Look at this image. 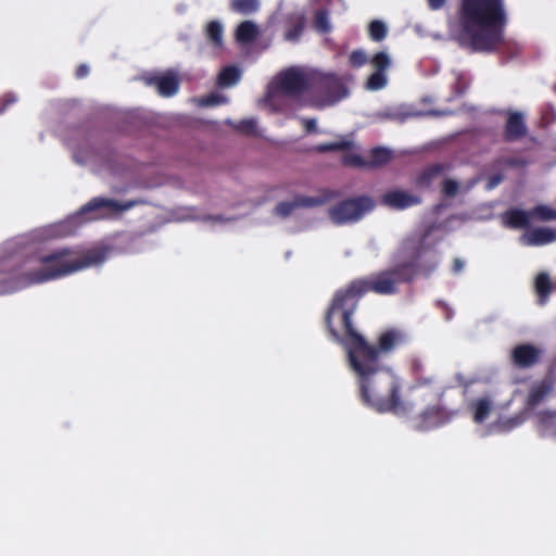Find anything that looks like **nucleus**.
<instances>
[{"instance_id": "nucleus-37", "label": "nucleus", "mask_w": 556, "mask_h": 556, "mask_svg": "<svg viewBox=\"0 0 556 556\" xmlns=\"http://www.w3.org/2000/svg\"><path fill=\"white\" fill-rule=\"evenodd\" d=\"M419 367H420V365H418V364H416L414 366V370H415V374H416L415 387H430V386L434 384L435 377L434 376H421V375H418Z\"/></svg>"}, {"instance_id": "nucleus-20", "label": "nucleus", "mask_w": 556, "mask_h": 556, "mask_svg": "<svg viewBox=\"0 0 556 556\" xmlns=\"http://www.w3.org/2000/svg\"><path fill=\"white\" fill-rule=\"evenodd\" d=\"M223 25L218 21H210L205 27V38L207 42L215 49H220L224 45Z\"/></svg>"}, {"instance_id": "nucleus-9", "label": "nucleus", "mask_w": 556, "mask_h": 556, "mask_svg": "<svg viewBox=\"0 0 556 556\" xmlns=\"http://www.w3.org/2000/svg\"><path fill=\"white\" fill-rule=\"evenodd\" d=\"M455 415V410H448L441 406H430L418 415L415 427L419 431L434 429L450 422Z\"/></svg>"}, {"instance_id": "nucleus-48", "label": "nucleus", "mask_w": 556, "mask_h": 556, "mask_svg": "<svg viewBox=\"0 0 556 556\" xmlns=\"http://www.w3.org/2000/svg\"><path fill=\"white\" fill-rule=\"evenodd\" d=\"M4 109H5L4 105L0 108V114H2L4 112Z\"/></svg>"}, {"instance_id": "nucleus-19", "label": "nucleus", "mask_w": 556, "mask_h": 556, "mask_svg": "<svg viewBox=\"0 0 556 556\" xmlns=\"http://www.w3.org/2000/svg\"><path fill=\"white\" fill-rule=\"evenodd\" d=\"M445 170L442 164H432L426 167L416 178V185L419 188L428 189L434 179L441 176Z\"/></svg>"}, {"instance_id": "nucleus-10", "label": "nucleus", "mask_w": 556, "mask_h": 556, "mask_svg": "<svg viewBox=\"0 0 556 556\" xmlns=\"http://www.w3.org/2000/svg\"><path fill=\"white\" fill-rule=\"evenodd\" d=\"M329 195H319V197H307V195H296L293 201H282L279 202L274 212L276 215L286 218L292 214V212L300 207H317L325 204L329 200Z\"/></svg>"}, {"instance_id": "nucleus-12", "label": "nucleus", "mask_w": 556, "mask_h": 556, "mask_svg": "<svg viewBox=\"0 0 556 556\" xmlns=\"http://www.w3.org/2000/svg\"><path fill=\"white\" fill-rule=\"evenodd\" d=\"M541 351L529 343L518 344L511 351V362L515 367L525 369L533 367L540 361Z\"/></svg>"}, {"instance_id": "nucleus-40", "label": "nucleus", "mask_w": 556, "mask_h": 556, "mask_svg": "<svg viewBox=\"0 0 556 556\" xmlns=\"http://www.w3.org/2000/svg\"><path fill=\"white\" fill-rule=\"evenodd\" d=\"M301 123L305 128V131L307 134L316 132L317 131V123L315 118H301Z\"/></svg>"}, {"instance_id": "nucleus-24", "label": "nucleus", "mask_w": 556, "mask_h": 556, "mask_svg": "<svg viewBox=\"0 0 556 556\" xmlns=\"http://www.w3.org/2000/svg\"><path fill=\"white\" fill-rule=\"evenodd\" d=\"M492 403L489 399L482 397L471 403V409L473 412V420L477 424H482L486 420L491 413Z\"/></svg>"}, {"instance_id": "nucleus-31", "label": "nucleus", "mask_w": 556, "mask_h": 556, "mask_svg": "<svg viewBox=\"0 0 556 556\" xmlns=\"http://www.w3.org/2000/svg\"><path fill=\"white\" fill-rule=\"evenodd\" d=\"M370 63H371L372 67L375 68V72L384 73L388 70V67L391 65V60L386 52L380 51L372 56V59L370 60Z\"/></svg>"}, {"instance_id": "nucleus-30", "label": "nucleus", "mask_w": 556, "mask_h": 556, "mask_svg": "<svg viewBox=\"0 0 556 556\" xmlns=\"http://www.w3.org/2000/svg\"><path fill=\"white\" fill-rule=\"evenodd\" d=\"M536 293L542 298H547L552 292V282L546 273H541L535 278Z\"/></svg>"}, {"instance_id": "nucleus-23", "label": "nucleus", "mask_w": 556, "mask_h": 556, "mask_svg": "<svg viewBox=\"0 0 556 556\" xmlns=\"http://www.w3.org/2000/svg\"><path fill=\"white\" fill-rule=\"evenodd\" d=\"M241 73L235 65L225 66L217 77V85L222 88L231 87L240 79Z\"/></svg>"}, {"instance_id": "nucleus-25", "label": "nucleus", "mask_w": 556, "mask_h": 556, "mask_svg": "<svg viewBox=\"0 0 556 556\" xmlns=\"http://www.w3.org/2000/svg\"><path fill=\"white\" fill-rule=\"evenodd\" d=\"M230 9L233 12L248 15L260 9L258 0H230Z\"/></svg>"}, {"instance_id": "nucleus-45", "label": "nucleus", "mask_w": 556, "mask_h": 556, "mask_svg": "<svg viewBox=\"0 0 556 556\" xmlns=\"http://www.w3.org/2000/svg\"><path fill=\"white\" fill-rule=\"evenodd\" d=\"M467 84L464 81L462 77L457 78V81L455 84V89L458 94H463L466 91Z\"/></svg>"}, {"instance_id": "nucleus-11", "label": "nucleus", "mask_w": 556, "mask_h": 556, "mask_svg": "<svg viewBox=\"0 0 556 556\" xmlns=\"http://www.w3.org/2000/svg\"><path fill=\"white\" fill-rule=\"evenodd\" d=\"M528 135V127L520 112H509L504 125L503 140L511 143L520 141Z\"/></svg>"}, {"instance_id": "nucleus-44", "label": "nucleus", "mask_w": 556, "mask_h": 556, "mask_svg": "<svg viewBox=\"0 0 556 556\" xmlns=\"http://www.w3.org/2000/svg\"><path fill=\"white\" fill-rule=\"evenodd\" d=\"M427 2H428V7L432 11H437V10L442 9L445 5L446 0H427Z\"/></svg>"}, {"instance_id": "nucleus-28", "label": "nucleus", "mask_w": 556, "mask_h": 556, "mask_svg": "<svg viewBox=\"0 0 556 556\" xmlns=\"http://www.w3.org/2000/svg\"><path fill=\"white\" fill-rule=\"evenodd\" d=\"M387 34L388 29L383 22L379 20H374L369 23L368 35L372 41H382L387 37Z\"/></svg>"}, {"instance_id": "nucleus-34", "label": "nucleus", "mask_w": 556, "mask_h": 556, "mask_svg": "<svg viewBox=\"0 0 556 556\" xmlns=\"http://www.w3.org/2000/svg\"><path fill=\"white\" fill-rule=\"evenodd\" d=\"M342 164L350 167H367V161L355 153H345L342 156Z\"/></svg>"}, {"instance_id": "nucleus-26", "label": "nucleus", "mask_w": 556, "mask_h": 556, "mask_svg": "<svg viewBox=\"0 0 556 556\" xmlns=\"http://www.w3.org/2000/svg\"><path fill=\"white\" fill-rule=\"evenodd\" d=\"M391 160V152L386 148H374L370 151L367 167H378L387 164Z\"/></svg>"}, {"instance_id": "nucleus-5", "label": "nucleus", "mask_w": 556, "mask_h": 556, "mask_svg": "<svg viewBox=\"0 0 556 556\" xmlns=\"http://www.w3.org/2000/svg\"><path fill=\"white\" fill-rule=\"evenodd\" d=\"M311 88L315 93L311 104L318 109L332 105L348 94L346 87L334 74H320L312 77Z\"/></svg>"}, {"instance_id": "nucleus-21", "label": "nucleus", "mask_w": 556, "mask_h": 556, "mask_svg": "<svg viewBox=\"0 0 556 556\" xmlns=\"http://www.w3.org/2000/svg\"><path fill=\"white\" fill-rule=\"evenodd\" d=\"M257 26L251 21L240 23L236 29V39L241 43H249L256 39Z\"/></svg>"}, {"instance_id": "nucleus-3", "label": "nucleus", "mask_w": 556, "mask_h": 556, "mask_svg": "<svg viewBox=\"0 0 556 556\" xmlns=\"http://www.w3.org/2000/svg\"><path fill=\"white\" fill-rule=\"evenodd\" d=\"M507 23L504 0H458L448 26L462 47L473 52L493 53L505 45Z\"/></svg>"}, {"instance_id": "nucleus-7", "label": "nucleus", "mask_w": 556, "mask_h": 556, "mask_svg": "<svg viewBox=\"0 0 556 556\" xmlns=\"http://www.w3.org/2000/svg\"><path fill=\"white\" fill-rule=\"evenodd\" d=\"M312 77L302 71L290 67L278 76L277 89L287 97H299L311 88Z\"/></svg>"}, {"instance_id": "nucleus-15", "label": "nucleus", "mask_w": 556, "mask_h": 556, "mask_svg": "<svg viewBox=\"0 0 556 556\" xmlns=\"http://www.w3.org/2000/svg\"><path fill=\"white\" fill-rule=\"evenodd\" d=\"M553 382L548 379L541 380L535 382L527 396L526 407L528 409H533L538 405H540L552 392Z\"/></svg>"}, {"instance_id": "nucleus-22", "label": "nucleus", "mask_w": 556, "mask_h": 556, "mask_svg": "<svg viewBox=\"0 0 556 556\" xmlns=\"http://www.w3.org/2000/svg\"><path fill=\"white\" fill-rule=\"evenodd\" d=\"M352 148H353L352 140L341 138L338 141L316 144V146L312 147L309 149V151L316 152V153H327V152H336V151H348V150H351Z\"/></svg>"}, {"instance_id": "nucleus-1", "label": "nucleus", "mask_w": 556, "mask_h": 556, "mask_svg": "<svg viewBox=\"0 0 556 556\" xmlns=\"http://www.w3.org/2000/svg\"><path fill=\"white\" fill-rule=\"evenodd\" d=\"M344 336L333 339L346 352L351 370L356 376L359 399L366 406L378 413L406 416L413 406L401 396L402 381L391 368L381 362L406 343L407 337L400 329L391 328L380 333L377 345L370 344L354 327L352 318L340 321Z\"/></svg>"}, {"instance_id": "nucleus-32", "label": "nucleus", "mask_w": 556, "mask_h": 556, "mask_svg": "<svg viewBox=\"0 0 556 556\" xmlns=\"http://www.w3.org/2000/svg\"><path fill=\"white\" fill-rule=\"evenodd\" d=\"M387 85V76L381 72H374L367 79L366 87L370 90L382 89Z\"/></svg>"}, {"instance_id": "nucleus-2", "label": "nucleus", "mask_w": 556, "mask_h": 556, "mask_svg": "<svg viewBox=\"0 0 556 556\" xmlns=\"http://www.w3.org/2000/svg\"><path fill=\"white\" fill-rule=\"evenodd\" d=\"M400 254L405 258L403 262L370 278L354 279L334 293L325 315V325L332 339H340L333 319L348 323L365 293L394 294L399 285L410 283L418 274L428 277L438 266L437 252L427 247L424 239H406Z\"/></svg>"}, {"instance_id": "nucleus-8", "label": "nucleus", "mask_w": 556, "mask_h": 556, "mask_svg": "<svg viewBox=\"0 0 556 556\" xmlns=\"http://www.w3.org/2000/svg\"><path fill=\"white\" fill-rule=\"evenodd\" d=\"M141 201L139 200H130L126 202H118L113 199L97 197L91 199L88 203H86L81 208V214H88V213H94L92 218H104L108 216V213H119L125 212L134 206L140 204Z\"/></svg>"}, {"instance_id": "nucleus-38", "label": "nucleus", "mask_w": 556, "mask_h": 556, "mask_svg": "<svg viewBox=\"0 0 556 556\" xmlns=\"http://www.w3.org/2000/svg\"><path fill=\"white\" fill-rule=\"evenodd\" d=\"M237 129L247 135H253L256 131V122L254 119H243L237 125Z\"/></svg>"}, {"instance_id": "nucleus-27", "label": "nucleus", "mask_w": 556, "mask_h": 556, "mask_svg": "<svg viewBox=\"0 0 556 556\" xmlns=\"http://www.w3.org/2000/svg\"><path fill=\"white\" fill-rule=\"evenodd\" d=\"M314 27L320 34H328L331 31V25L326 9H319L314 15Z\"/></svg>"}, {"instance_id": "nucleus-14", "label": "nucleus", "mask_w": 556, "mask_h": 556, "mask_svg": "<svg viewBox=\"0 0 556 556\" xmlns=\"http://www.w3.org/2000/svg\"><path fill=\"white\" fill-rule=\"evenodd\" d=\"M420 201L417 197H414L405 191L394 190L384 193L381 198V203L397 210L407 208L415 204H418Z\"/></svg>"}, {"instance_id": "nucleus-35", "label": "nucleus", "mask_w": 556, "mask_h": 556, "mask_svg": "<svg viewBox=\"0 0 556 556\" xmlns=\"http://www.w3.org/2000/svg\"><path fill=\"white\" fill-rule=\"evenodd\" d=\"M304 30V21L301 18L293 24L285 34V38L289 41H298Z\"/></svg>"}, {"instance_id": "nucleus-17", "label": "nucleus", "mask_w": 556, "mask_h": 556, "mask_svg": "<svg viewBox=\"0 0 556 556\" xmlns=\"http://www.w3.org/2000/svg\"><path fill=\"white\" fill-rule=\"evenodd\" d=\"M536 428L542 437L556 438V410L544 409L536 414Z\"/></svg>"}, {"instance_id": "nucleus-6", "label": "nucleus", "mask_w": 556, "mask_h": 556, "mask_svg": "<svg viewBox=\"0 0 556 556\" xmlns=\"http://www.w3.org/2000/svg\"><path fill=\"white\" fill-rule=\"evenodd\" d=\"M375 206L371 198L359 195L345 199L329 208V217L337 225L353 223L359 220L366 213Z\"/></svg>"}, {"instance_id": "nucleus-16", "label": "nucleus", "mask_w": 556, "mask_h": 556, "mask_svg": "<svg viewBox=\"0 0 556 556\" xmlns=\"http://www.w3.org/2000/svg\"><path fill=\"white\" fill-rule=\"evenodd\" d=\"M149 84L154 85L162 97H173L179 90V80L173 73L152 77Z\"/></svg>"}, {"instance_id": "nucleus-42", "label": "nucleus", "mask_w": 556, "mask_h": 556, "mask_svg": "<svg viewBox=\"0 0 556 556\" xmlns=\"http://www.w3.org/2000/svg\"><path fill=\"white\" fill-rule=\"evenodd\" d=\"M204 104L216 105L224 102V98L219 94L212 93L204 99Z\"/></svg>"}, {"instance_id": "nucleus-46", "label": "nucleus", "mask_w": 556, "mask_h": 556, "mask_svg": "<svg viewBox=\"0 0 556 556\" xmlns=\"http://www.w3.org/2000/svg\"><path fill=\"white\" fill-rule=\"evenodd\" d=\"M503 177L501 175H494L490 178L489 180V186L490 188H493L495 187L496 185H498L501 181H502Z\"/></svg>"}, {"instance_id": "nucleus-13", "label": "nucleus", "mask_w": 556, "mask_h": 556, "mask_svg": "<svg viewBox=\"0 0 556 556\" xmlns=\"http://www.w3.org/2000/svg\"><path fill=\"white\" fill-rule=\"evenodd\" d=\"M556 240V230L539 227L525 232L520 237V242L523 245L540 247L545 245Z\"/></svg>"}, {"instance_id": "nucleus-36", "label": "nucleus", "mask_w": 556, "mask_h": 556, "mask_svg": "<svg viewBox=\"0 0 556 556\" xmlns=\"http://www.w3.org/2000/svg\"><path fill=\"white\" fill-rule=\"evenodd\" d=\"M350 64L353 67H361L368 62L367 55L362 50H354L349 58Z\"/></svg>"}, {"instance_id": "nucleus-4", "label": "nucleus", "mask_w": 556, "mask_h": 556, "mask_svg": "<svg viewBox=\"0 0 556 556\" xmlns=\"http://www.w3.org/2000/svg\"><path fill=\"white\" fill-rule=\"evenodd\" d=\"M67 248L54 250L40 255V269L22 271L14 257H0V295L13 293L33 285L54 280L99 262L94 253H87L78 258H72Z\"/></svg>"}, {"instance_id": "nucleus-39", "label": "nucleus", "mask_w": 556, "mask_h": 556, "mask_svg": "<svg viewBox=\"0 0 556 556\" xmlns=\"http://www.w3.org/2000/svg\"><path fill=\"white\" fill-rule=\"evenodd\" d=\"M459 185L453 179H444L442 192L445 197H454L458 192Z\"/></svg>"}, {"instance_id": "nucleus-29", "label": "nucleus", "mask_w": 556, "mask_h": 556, "mask_svg": "<svg viewBox=\"0 0 556 556\" xmlns=\"http://www.w3.org/2000/svg\"><path fill=\"white\" fill-rule=\"evenodd\" d=\"M531 218H536L542 222L556 220V210L548 207L547 205H536L531 211Z\"/></svg>"}, {"instance_id": "nucleus-43", "label": "nucleus", "mask_w": 556, "mask_h": 556, "mask_svg": "<svg viewBox=\"0 0 556 556\" xmlns=\"http://www.w3.org/2000/svg\"><path fill=\"white\" fill-rule=\"evenodd\" d=\"M88 74H89V66L87 64H79L76 67L75 77L77 79H83V78L87 77Z\"/></svg>"}, {"instance_id": "nucleus-18", "label": "nucleus", "mask_w": 556, "mask_h": 556, "mask_svg": "<svg viewBox=\"0 0 556 556\" xmlns=\"http://www.w3.org/2000/svg\"><path fill=\"white\" fill-rule=\"evenodd\" d=\"M530 211L526 212L520 208H509L503 214L505 226L513 229L526 228L530 224Z\"/></svg>"}, {"instance_id": "nucleus-41", "label": "nucleus", "mask_w": 556, "mask_h": 556, "mask_svg": "<svg viewBox=\"0 0 556 556\" xmlns=\"http://www.w3.org/2000/svg\"><path fill=\"white\" fill-rule=\"evenodd\" d=\"M504 164L509 167H523L527 165V161L520 157H508Z\"/></svg>"}, {"instance_id": "nucleus-33", "label": "nucleus", "mask_w": 556, "mask_h": 556, "mask_svg": "<svg viewBox=\"0 0 556 556\" xmlns=\"http://www.w3.org/2000/svg\"><path fill=\"white\" fill-rule=\"evenodd\" d=\"M556 122V110L553 104L547 103L542 108L541 111V124L544 127H548Z\"/></svg>"}, {"instance_id": "nucleus-47", "label": "nucleus", "mask_w": 556, "mask_h": 556, "mask_svg": "<svg viewBox=\"0 0 556 556\" xmlns=\"http://www.w3.org/2000/svg\"><path fill=\"white\" fill-rule=\"evenodd\" d=\"M464 267V263L459 258H455L453 262V270L454 273H459Z\"/></svg>"}]
</instances>
